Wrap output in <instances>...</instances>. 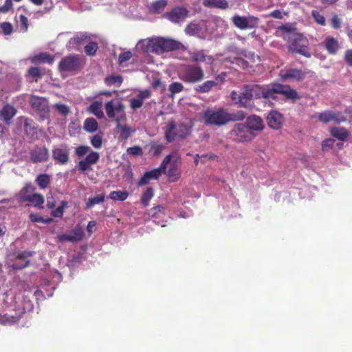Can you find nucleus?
<instances>
[{
	"mask_svg": "<svg viewBox=\"0 0 352 352\" xmlns=\"http://www.w3.org/2000/svg\"><path fill=\"white\" fill-rule=\"evenodd\" d=\"M16 110L10 104L5 105L1 111V117L7 123L15 116Z\"/></svg>",
	"mask_w": 352,
	"mask_h": 352,
	"instance_id": "cd10ccee",
	"label": "nucleus"
},
{
	"mask_svg": "<svg viewBox=\"0 0 352 352\" xmlns=\"http://www.w3.org/2000/svg\"><path fill=\"white\" fill-rule=\"evenodd\" d=\"M67 201H62L60 203V206H59L56 209L51 212V215L53 217H62L64 213V210L67 207Z\"/></svg>",
	"mask_w": 352,
	"mask_h": 352,
	"instance_id": "ea45409f",
	"label": "nucleus"
},
{
	"mask_svg": "<svg viewBox=\"0 0 352 352\" xmlns=\"http://www.w3.org/2000/svg\"><path fill=\"white\" fill-rule=\"evenodd\" d=\"M267 122L269 127L273 129H279L283 122V117L277 111H270L267 116Z\"/></svg>",
	"mask_w": 352,
	"mask_h": 352,
	"instance_id": "aec40b11",
	"label": "nucleus"
},
{
	"mask_svg": "<svg viewBox=\"0 0 352 352\" xmlns=\"http://www.w3.org/2000/svg\"><path fill=\"white\" fill-rule=\"evenodd\" d=\"M83 129L88 133H94L98 129V123L94 118H87L84 121Z\"/></svg>",
	"mask_w": 352,
	"mask_h": 352,
	"instance_id": "7c9ffc66",
	"label": "nucleus"
},
{
	"mask_svg": "<svg viewBox=\"0 0 352 352\" xmlns=\"http://www.w3.org/2000/svg\"><path fill=\"white\" fill-rule=\"evenodd\" d=\"M184 87L183 85L179 82H172L168 87V90L170 91L172 95L182 92L184 90Z\"/></svg>",
	"mask_w": 352,
	"mask_h": 352,
	"instance_id": "37998d69",
	"label": "nucleus"
},
{
	"mask_svg": "<svg viewBox=\"0 0 352 352\" xmlns=\"http://www.w3.org/2000/svg\"><path fill=\"white\" fill-rule=\"evenodd\" d=\"M181 45V43L173 39L160 37L149 40L146 45V51L160 54L177 50Z\"/></svg>",
	"mask_w": 352,
	"mask_h": 352,
	"instance_id": "20e7f679",
	"label": "nucleus"
},
{
	"mask_svg": "<svg viewBox=\"0 0 352 352\" xmlns=\"http://www.w3.org/2000/svg\"><path fill=\"white\" fill-rule=\"evenodd\" d=\"M254 137L255 134L243 123L235 124L229 132V138L236 142H250Z\"/></svg>",
	"mask_w": 352,
	"mask_h": 352,
	"instance_id": "0eeeda50",
	"label": "nucleus"
},
{
	"mask_svg": "<svg viewBox=\"0 0 352 352\" xmlns=\"http://www.w3.org/2000/svg\"><path fill=\"white\" fill-rule=\"evenodd\" d=\"M85 62L78 54H72L63 58L58 64V68L62 72H76L83 67Z\"/></svg>",
	"mask_w": 352,
	"mask_h": 352,
	"instance_id": "6e6552de",
	"label": "nucleus"
},
{
	"mask_svg": "<svg viewBox=\"0 0 352 352\" xmlns=\"http://www.w3.org/2000/svg\"><path fill=\"white\" fill-rule=\"evenodd\" d=\"M277 94L284 95L287 99L294 100L300 98L298 92L289 85L279 83L266 85H245L240 93L232 91L230 98L239 107L247 109L252 107V100L261 98L274 99L275 94Z\"/></svg>",
	"mask_w": 352,
	"mask_h": 352,
	"instance_id": "f257e3e1",
	"label": "nucleus"
},
{
	"mask_svg": "<svg viewBox=\"0 0 352 352\" xmlns=\"http://www.w3.org/2000/svg\"><path fill=\"white\" fill-rule=\"evenodd\" d=\"M23 129L27 137L31 140L38 139L37 128L30 118H24Z\"/></svg>",
	"mask_w": 352,
	"mask_h": 352,
	"instance_id": "4be33fe9",
	"label": "nucleus"
},
{
	"mask_svg": "<svg viewBox=\"0 0 352 352\" xmlns=\"http://www.w3.org/2000/svg\"><path fill=\"white\" fill-rule=\"evenodd\" d=\"M50 176L46 173L39 174L35 179V182L41 189H45L50 184Z\"/></svg>",
	"mask_w": 352,
	"mask_h": 352,
	"instance_id": "2f4dec72",
	"label": "nucleus"
},
{
	"mask_svg": "<svg viewBox=\"0 0 352 352\" xmlns=\"http://www.w3.org/2000/svg\"><path fill=\"white\" fill-rule=\"evenodd\" d=\"M245 126L250 129V131H261L265 124L262 118L256 115H251L246 118Z\"/></svg>",
	"mask_w": 352,
	"mask_h": 352,
	"instance_id": "6ab92c4d",
	"label": "nucleus"
},
{
	"mask_svg": "<svg viewBox=\"0 0 352 352\" xmlns=\"http://www.w3.org/2000/svg\"><path fill=\"white\" fill-rule=\"evenodd\" d=\"M90 150V147L85 145H80L76 148L75 153L78 157H82L86 155Z\"/></svg>",
	"mask_w": 352,
	"mask_h": 352,
	"instance_id": "09e8293b",
	"label": "nucleus"
},
{
	"mask_svg": "<svg viewBox=\"0 0 352 352\" xmlns=\"http://www.w3.org/2000/svg\"><path fill=\"white\" fill-rule=\"evenodd\" d=\"M128 192L126 191H112L109 194V198L114 201H124L128 197Z\"/></svg>",
	"mask_w": 352,
	"mask_h": 352,
	"instance_id": "4c0bfd02",
	"label": "nucleus"
},
{
	"mask_svg": "<svg viewBox=\"0 0 352 352\" xmlns=\"http://www.w3.org/2000/svg\"><path fill=\"white\" fill-rule=\"evenodd\" d=\"M171 157V155H168L167 156H166L164 160L162 161L161 165L157 168L160 171V175L162 173H165L167 165L170 163Z\"/></svg>",
	"mask_w": 352,
	"mask_h": 352,
	"instance_id": "603ef678",
	"label": "nucleus"
},
{
	"mask_svg": "<svg viewBox=\"0 0 352 352\" xmlns=\"http://www.w3.org/2000/svg\"><path fill=\"white\" fill-rule=\"evenodd\" d=\"M189 11L184 6H176L170 11L164 14V17L172 23L183 22L188 16Z\"/></svg>",
	"mask_w": 352,
	"mask_h": 352,
	"instance_id": "ddd939ff",
	"label": "nucleus"
},
{
	"mask_svg": "<svg viewBox=\"0 0 352 352\" xmlns=\"http://www.w3.org/2000/svg\"><path fill=\"white\" fill-rule=\"evenodd\" d=\"M121 118H116V129L119 131L118 140H126L134 131L131 127L126 124H122L120 123Z\"/></svg>",
	"mask_w": 352,
	"mask_h": 352,
	"instance_id": "412c9836",
	"label": "nucleus"
},
{
	"mask_svg": "<svg viewBox=\"0 0 352 352\" xmlns=\"http://www.w3.org/2000/svg\"><path fill=\"white\" fill-rule=\"evenodd\" d=\"M28 72L29 74L34 78H41L42 76L41 70L38 67H30Z\"/></svg>",
	"mask_w": 352,
	"mask_h": 352,
	"instance_id": "774afa93",
	"label": "nucleus"
},
{
	"mask_svg": "<svg viewBox=\"0 0 352 352\" xmlns=\"http://www.w3.org/2000/svg\"><path fill=\"white\" fill-rule=\"evenodd\" d=\"M104 108L108 118L115 121L118 118L116 116V113L124 115V105L121 102H118L114 104L113 100L108 101L105 104Z\"/></svg>",
	"mask_w": 352,
	"mask_h": 352,
	"instance_id": "f3484780",
	"label": "nucleus"
},
{
	"mask_svg": "<svg viewBox=\"0 0 352 352\" xmlns=\"http://www.w3.org/2000/svg\"><path fill=\"white\" fill-rule=\"evenodd\" d=\"M332 113L333 111L331 110H326L320 113L318 116V120L324 124L331 122Z\"/></svg>",
	"mask_w": 352,
	"mask_h": 352,
	"instance_id": "a19ab883",
	"label": "nucleus"
},
{
	"mask_svg": "<svg viewBox=\"0 0 352 352\" xmlns=\"http://www.w3.org/2000/svg\"><path fill=\"white\" fill-rule=\"evenodd\" d=\"M19 25L21 28V30L23 31H26L28 28V18L21 14L19 16Z\"/></svg>",
	"mask_w": 352,
	"mask_h": 352,
	"instance_id": "680f3d73",
	"label": "nucleus"
},
{
	"mask_svg": "<svg viewBox=\"0 0 352 352\" xmlns=\"http://www.w3.org/2000/svg\"><path fill=\"white\" fill-rule=\"evenodd\" d=\"M52 157L56 163L65 164L69 161V149L66 144L54 146L52 150Z\"/></svg>",
	"mask_w": 352,
	"mask_h": 352,
	"instance_id": "4468645a",
	"label": "nucleus"
},
{
	"mask_svg": "<svg viewBox=\"0 0 352 352\" xmlns=\"http://www.w3.org/2000/svg\"><path fill=\"white\" fill-rule=\"evenodd\" d=\"M205 74L204 69L197 65L185 64L178 71V77L187 84H196L202 81Z\"/></svg>",
	"mask_w": 352,
	"mask_h": 352,
	"instance_id": "39448f33",
	"label": "nucleus"
},
{
	"mask_svg": "<svg viewBox=\"0 0 352 352\" xmlns=\"http://www.w3.org/2000/svg\"><path fill=\"white\" fill-rule=\"evenodd\" d=\"M192 125L191 120L177 125L175 120H170L164 127V138L168 142H173L177 139H186L190 135Z\"/></svg>",
	"mask_w": 352,
	"mask_h": 352,
	"instance_id": "7ed1b4c3",
	"label": "nucleus"
},
{
	"mask_svg": "<svg viewBox=\"0 0 352 352\" xmlns=\"http://www.w3.org/2000/svg\"><path fill=\"white\" fill-rule=\"evenodd\" d=\"M30 157L34 164L46 162L49 160V151L45 146H36L30 150Z\"/></svg>",
	"mask_w": 352,
	"mask_h": 352,
	"instance_id": "2eb2a0df",
	"label": "nucleus"
},
{
	"mask_svg": "<svg viewBox=\"0 0 352 352\" xmlns=\"http://www.w3.org/2000/svg\"><path fill=\"white\" fill-rule=\"evenodd\" d=\"M246 113L242 110L229 112L223 107L207 109L203 114L204 123L206 125L221 126L230 122L242 121Z\"/></svg>",
	"mask_w": 352,
	"mask_h": 352,
	"instance_id": "f03ea898",
	"label": "nucleus"
},
{
	"mask_svg": "<svg viewBox=\"0 0 352 352\" xmlns=\"http://www.w3.org/2000/svg\"><path fill=\"white\" fill-rule=\"evenodd\" d=\"M142 105H143V101H142L138 97L136 98H131L130 100V107L133 110H136V109L140 108Z\"/></svg>",
	"mask_w": 352,
	"mask_h": 352,
	"instance_id": "6e6d98bb",
	"label": "nucleus"
},
{
	"mask_svg": "<svg viewBox=\"0 0 352 352\" xmlns=\"http://www.w3.org/2000/svg\"><path fill=\"white\" fill-rule=\"evenodd\" d=\"M104 198H105L104 194H100V195H97L95 197L89 198L88 199V201L86 202L85 208L86 209L91 208L96 204H99L100 203L104 202Z\"/></svg>",
	"mask_w": 352,
	"mask_h": 352,
	"instance_id": "e433bc0d",
	"label": "nucleus"
},
{
	"mask_svg": "<svg viewBox=\"0 0 352 352\" xmlns=\"http://www.w3.org/2000/svg\"><path fill=\"white\" fill-rule=\"evenodd\" d=\"M98 49V43L96 42H89L85 46V52L87 56H95Z\"/></svg>",
	"mask_w": 352,
	"mask_h": 352,
	"instance_id": "58836bf2",
	"label": "nucleus"
},
{
	"mask_svg": "<svg viewBox=\"0 0 352 352\" xmlns=\"http://www.w3.org/2000/svg\"><path fill=\"white\" fill-rule=\"evenodd\" d=\"M91 144L95 148H100L102 145V135L96 134L91 139Z\"/></svg>",
	"mask_w": 352,
	"mask_h": 352,
	"instance_id": "de8ad7c7",
	"label": "nucleus"
},
{
	"mask_svg": "<svg viewBox=\"0 0 352 352\" xmlns=\"http://www.w3.org/2000/svg\"><path fill=\"white\" fill-rule=\"evenodd\" d=\"M168 179L171 182H175L177 181V179L180 177V173L178 169V166L176 163H173L170 164V166L168 171Z\"/></svg>",
	"mask_w": 352,
	"mask_h": 352,
	"instance_id": "72a5a7b5",
	"label": "nucleus"
},
{
	"mask_svg": "<svg viewBox=\"0 0 352 352\" xmlns=\"http://www.w3.org/2000/svg\"><path fill=\"white\" fill-rule=\"evenodd\" d=\"M89 40L90 37L87 33L77 34L69 39L67 48L69 50H79L82 45Z\"/></svg>",
	"mask_w": 352,
	"mask_h": 352,
	"instance_id": "a211bd4d",
	"label": "nucleus"
},
{
	"mask_svg": "<svg viewBox=\"0 0 352 352\" xmlns=\"http://www.w3.org/2000/svg\"><path fill=\"white\" fill-rule=\"evenodd\" d=\"M154 195V190L152 187H147L142 192L141 196V204L144 206H148L150 200Z\"/></svg>",
	"mask_w": 352,
	"mask_h": 352,
	"instance_id": "473e14b6",
	"label": "nucleus"
},
{
	"mask_svg": "<svg viewBox=\"0 0 352 352\" xmlns=\"http://www.w3.org/2000/svg\"><path fill=\"white\" fill-rule=\"evenodd\" d=\"M1 28L6 35L10 34L12 32V26L10 23L4 22L1 24Z\"/></svg>",
	"mask_w": 352,
	"mask_h": 352,
	"instance_id": "69168bd1",
	"label": "nucleus"
},
{
	"mask_svg": "<svg viewBox=\"0 0 352 352\" xmlns=\"http://www.w3.org/2000/svg\"><path fill=\"white\" fill-rule=\"evenodd\" d=\"M344 59L347 65L352 67V50H347L345 52Z\"/></svg>",
	"mask_w": 352,
	"mask_h": 352,
	"instance_id": "338daca9",
	"label": "nucleus"
},
{
	"mask_svg": "<svg viewBox=\"0 0 352 352\" xmlns=\"http://www.w3.org/2000/svg\"><path fill=\"white\" fill-rule=\"evenodd\" d=\"M200 30L201 29L198 24L192 23H189L185 28L186 33L190 36H193L198 34Z\"/></svg>",
	"mask_w": 352,
	"mask_h": 352,
	"instance_id": "79ce46f5",
	"label": "nucleus"
},
{
	"mask_svg": "<svg viewBox=\"0 0 352 352\" xmlns=\"http://www.w3.org/2000/svg\"><path fill=\"white\" fill-rule=\"evenodd\" d=\"M126 152L129 155L133 156L142 155L143 154L142 149L139 146L129 147L127 148Z\"/></svg>",
	"mask_w": 352,
	"mask_h": 352,
	"instance_id": "3c124183",
	"label": "nucleus"
},
{
	"mask_svg": "<svg viewBox=\"0 0 352 352\" xmlns=\"http://www.w3.org/2000/svg\"><path fill=\"white\" fill-rule=\"evenodd\" d=\"M324 43L325 49L331 54H335L340 47L338 41L333 37H327Z\"/></svg>",
	"mask_w": 352,
	"mask_h": 352,
	"instance_id": "c756f323",
	"label": "nucleus"
},
{
	"mask_svg": "<svg viewBox=\"0 0 352 352\" xmlns=\"http://www.w3.org/2000/svg\"><path fill=\"white\" fill-rule=\"evenodd\" d=\"M31 61L34 63H48L52 65L54 62V56L47 52H41L32 57Z\"/></svg>",
	"mask_w": 352,
	"mask_h": 352,
	"instance_id": "5701e85b",
	"label": "nucleus"
},
{
	"mask_svg": "<svg viewBox=\"0 0 352 352\" xmlns=\"http://www.w3.org/2000/svg\"><path fill=\"white\" fill-rule=\"evenodd\" d=\"M311 16H313L314 21L318 24L324 26L326 25V21L322 14H321L318 10H312Z\"/></svg>",
	"mask_w": 352,
	"mask_h": 352,
	"instance_id": "c03bdc74",
	"label": "nucleus"
},
{
	"mask_svg": "<svg viewBox=\"0 0 352 352\" xmlns=\"http://www.w3.org/2000/svg\"><path fill=\"white\" fill-rule=\"evenodd\" d=\"M85 232L82 228L80 225H77L72 229L69 234H62L58 236V239L60 242L69 241L78 242L83 239Z\"/></svg>",
	"mask_w": 352,
	"mask_h": 352,
	"instance_id": "dca6fc26",
	"label": "nucleus"
},
{
	"mask_svg": "<svg viewBox=\"0 0 352 352\" xmlns=\"http://www.w3.org/2000/svg\"><path fill=\"white\" fill-rule=\"evenodd\" d=\"M88 112L94 114L98 119L104 118V113L102 111V104L101 102L94 101L87 108Z\"/></svg>",
	"mask_w": 352,
	"mask_h": 352,
	"instance_id": "a878e982",
	"label": "nucleus"
},
{
	"mask_svg": "<svg viewBox=\"0 0 352 352\" xmlns=\"http://www.w3.org/2000/svg\"><path fill=\"white\" fill-rule=\"evenodd\" d=\"M36 187L31 183L27 182L21 189L16 197L19 202H29L34 207L43 208L44 197L39 193H36Z\"/></svg>",
	"mask_w": 352,
	"mask_h": 352,
	"instance_id": "423d86ee",
	"label": "nucleus"
},
{
	"mask_svg": "<svg viewBox=\"0 0 352 352\" xmlns=\"http://www.w3.org/2000/svg\"><path fill=\"white\" fill-rule=\"evenodd\" d=\"M205 6L210 8L226 9L228 8V3L226 0H208Z\"/></svg>",
	"mask_w": 352,
	"mask_h": 352,
	"instance_id": "c9c22d12",
	"label": "nucleus"
},
{
	"mask_svg": "<svg viewBox=\"0 0 352 352\" xmlns=\"http://www.w3.org/2000/svg\"><path fill=\"white\" fill-rule=\"evenodd\" d=\"M100 159V155L98 152L91 151L85 157V160L91 165L96 164Z\"/></svg>",
	"mask_w": 352,
	"mask_h": 352,
	"instance_id": "a18cd8bd",
	"label": "nucleus"
},
{
	"mask_svg": "<svg viewBox=\"0 0 352 352\" xmlns=\"http://www.w3.org/2000/svg\"><path fill=\"white\" fill-rule=\"evenodd\" d=\"M146 176L150 179H157L160 175V171L158 169H153L145 173Z\"/></svg>",
	"mask_w": 352,
	"mask_h": 352,
	"instance_id": "13d9d810",
	"label": "nucleus"
},
{
	"mask_svg": "<svg viewBox=\"0 0 352 352\" xmlns=\"http://www.w3.org/2000/svg\"><path fill=\"white\" fill-rule=\"evenodd\" d=\"M331 121L340 124L346 121V117L341 111H333L332 113Z\"/></svg>",
	"mask_w": 352,
	"mask_h": 352,
	"instance_id": "49530a36",
	"label": "nucleus"
},
{
	"mask_svg": "<svg viewBox=\"0 0 352 352\" xmlns=\"http://www.w3.org/2000/svg\"><path fill=\"white\" fill-rule=\"evenodd\" d=\"M288 50L289 52L299 54L307 58L311 57L307 47V41L300 35H295L289 39Z\"/></svg>",
	"mask_w": 352,
	"mask_h": 352,
	"instance_id": "1a4fd4ad",
	"label": "nucleus"
},
{
	"mask_svg": "<svg viewBox=\"0 0 352 352\" xmlns=\"http://www.w3.org/2000/svg\"><path fill=\"white\" fill-rule=\"evenodd\" d=\"M29 103L32 109L41 118H45L49 113L48 100L45 97L32 95L29 99Z\"/></svg>",
	"mask_w": 352,
	"mask_h": 352,
	"instance_id": "9d476101",
	"label": "nucleus"
},
{
	"mask_svg": "<svg viewBox=\"0 0 352 352\" xmlns=\"http://www.w3.org/2000/svg\"><path fill=\"white\" fill-rule=\"evenodd\" d=\"M335 140L331 138L325 139L322 142V149L324 151H327L332 148L334 146Z\"/></svg>",
	"mask_w": 352,
	"mask_h": 352,
	"instance_id": "8fccbe9b",
	"label": "nucleus"
},
{
	"mask_svg": "<svg viewBox=\"0 0 352 352\" xmlns=\"http://www.w3.org/2000/svg\"><path fill=\"white\" fill-rule=\"evenodd\" d=\"M330 24L333 29L338 30L341 26V21L338 15H333L330 21Z\"/></svg>",
	"mask_w": 352,
	"mask_h": 352,
	"instance_id": "bf43d9fd",
	"label": "nucleus"
},
{
	"mask_svg": "<svg viewBox=\"0 0 352 352\" xmlns=\"http://www.w3.org/2000/svg\"><path fill=\"white\" fill-rule=\"evenodd\" d=\"M331 135L339 140L345 141L349 133L344 127H332L330 130Z\"/></svg>",
	"mask_w": 352,
	"mask_h": 352,
	"instance_id": "c85d7f7f",
	"label": "nucleus"
},
{
	"mask_svg": "<svg viewBox=\"0 0 352 352\" xmlns=\"http://www.w3.org/2000/svg\"><path fill=\"white\" fill-rule=\"evenodd\" d=\"M23 314H24V311L20 310L18 314H16L15 315L6 314V316L10 322H16L22 317Z\"/></svg>",
	"mask_w": 352,
	"mask_h": 352,
	"instance_id": "0e129e2a",
	"label": "nucleus"
},
{
	"mask_svg": "<svg viewBox=\"0 0 352 352\" xmlns=\"http://www.w3.org/2000/svg\"><path fill=\"white\" fill-rule=\"evenodd\" d=\"M56 110L61 114L66 116L69 113L70 110L67 105L65 104H56Z\"/></svg>",
	"mask_w": 352,
	"mask_h": 352,
	"instance_id": "4d7b16f0",
	"label": "nucleus"
},
{
	"mask_svg": "<svg viewBox=\"0 0 352 352\" xmlns=\"http://www.w3.org/2000/svg\"><path fill=\"white\" fill-rule=\"evenodd\" d=\"M132 57V53L130 51H126L123 53L120 54L118 57V63L119 64H122L124 63Z\"/></svg>",
	"mask_w": 352,
	"mask_h": 352,
	"instance_id": "5fc2aeb1",
	"label": "nucleus"
},
{
	"mask_svg": "<svg viewBox=\"0 0 352 352\" xmlns=\"http://www.w3.org/2000/svg\"><path fill=\"white\" fill-rule=\"evenodd\" d=\"M234 25L240 30L256 28L259 23V19L252 15L240 16L235 14L232 18Z\"/></svg>",
	"mask_w": 352,
	"mask_h": 352,
	"instance_id": "9b49d317",
	"label": "nucleus"
},
{
	"mask_svg": "<svg viewBox=\"0 0 352 352\" xmlns=\"http://www.w3.org/2000/svg\"><path fill=\"white\" fill-rule=\"evenodd\" d=\"M310 73L311 72L308 69L302 70L298 68H285L280 70V76L283 80L292 79L296 81H301Z\"/></svg>",
	"mask_w": 352,
	"mask_h": 352,
	"instance_id": "f8f14e48",
	"label": "nucleus"
},
{
	"mask_svg": "<svg viewBox=\"0 0 352 352\" xmlns=\"http://www.w3.org/2000/svg\"><path fill=\"white\" fill-rule=\"evenodd\" d=\"M151 147L155 156L160 155L164 149V146L162 144H157L155 142L152 143L151 144Z\"/></svg>",
	"mask_w": 352,
	"mask_h": 352,
	"instance_id": "864d4df0",
	"label": "nucleus"
},
{
	"mask_svg": "<svg viewBox=\"0 0 352 352\" xmlns=\"http://www.w3.org/2000/svg\"><path fill=\"white\" fill-rule=\"evenodd\" d=\"M91 166L85 160H83L78 162V168L81 171L91 170H92Z\"/></svg>",
	"mask_w": 352,
	"mask_h": 352,
	"instance_id": "052dcab7",
	"label": "nucleus"
},
{
	"mask_svg": "<svg viewBox=\"0 0 352 352\" xmlns=\"http://www.w3.org/2000/svg\"><path fill=\"white\" fill-rule=\"evenodd\" d=\"M104 82L107 86L116 85L119 87L122 83V77L120 75H111L105 77Z\"/></svg>",
	"mask_w": 352,
	"mask_h": 352,
	"instance_id": "f704fd0d",
	"label": "nucleus"
},
{
	"mask_svg": "<svg viewBox=\"0 0 352 352\" xmlns=\"http://www.w3.org/2000/svg\"><path fill=\"white\" fill-rule=\"evenodd\" d=\"M218 85V82L214 80H206L203 83L197 85L195 87V91L197 93H208L212 89Z\"/></svg>",
	"mask_w": 352,
	"mask_h": 352,
	"instance_id": "bb28decb",
	"label": "nucleus"
},
{
	"mask_svg": "<svg viewBox=\"0 0 352 352\" xmlns=\"http://www.w3.org/2000/svg\"><path fill=\"white\" fill-rule=\"evenodd\" d=\"M167 5V0H157L151 3L148 6V8L151 13L160 14L164 10Z\"/></svg>",
	"mask_w": 352,
	"mask_h": 352,
	"instance_id": "b1692460",
	"label": "nucleus"
},
{
	"mask_svg": "<svg viewBox=\"0 0 352 352\" xmlns=\"http://www.w3.org/2000/svg\"><path fill=\"white\" fill-rule=\"evenodd\" d=\"M12 8V1L6 0L4 4L0 6V12L6 13Z\"/></svg>",
	"mask_w": 352,
	"mask_h": 352,
	"instance_id": "e2e57ef3",
	"label": "nucleus"
},
{
	"mask_svg": "<svg viewBox=\"0 0 352 352\" xmlns=\"http://www.w3.org/2000/svg\"><path fill=\"white\" fill-rule=\"evenodd\" d=\"M191 60L195 63H212L213 58L210 56L206 55L203 51H197L192 52L190 56Z\"/></svg>",
	"mask_w": 352,
	"mask_h": 352,
	"instance_id": "393cba45",
	"label": "nucleus"
}]
</instances>
